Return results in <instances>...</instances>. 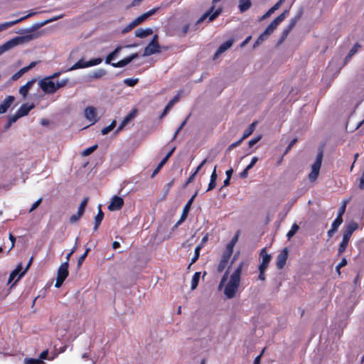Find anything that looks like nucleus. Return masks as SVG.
<instances>
[{"mask_svg":"<svg viewBox=\"0 0 364 364\" xmlns=\"http://www.w3.org/2000/svg\"><path fill=\"white\" fill-rule=\"evenodd\" d=\"M18 21L17 20L0 23V32L4 31L6 30L7 28H9L16 24H18Z\"/></svg>","mask_w":364,"mask_h":364,"instance_id":"obj_35","label":"nucleus"},{"mask_svg":"<svg viewBox=\"0 0 364 364\" xmlns=\"http://www.w3.org/2000/svg\"><path fill=\"white\" fill-rule=\"evenodd\" d=\"M296 141H297V139H296V138L293 139L290 141V143L289 144V145L287 146V149H286V150H285V151H284V154H287V153L290 151V149H291V147H292V146H293L296 143Z\"/></svg>","mask_w":364,"mask_h":364,"instance_id":"obj_59","label":"nucleus"},{"mask_svg":"<svg viewBox=\"0 0 364 364\" xmlns=\"http://www.w3.org/2000/svg\"><path fill=\"white\" fill-rule=\"evenodd\" d=\"M233 43L234 41L232 39H230L223 43V44H221L220 47L218 48L217 51L215 52L213 59H216L220 55H221L228 49H229L232 46Z\"/></svg>","mask_w":364,"mask_h":364,"instance_id":"obj_14","label":"nucleus"},{"mask_svg":"<svg viewBox=\"0 0 364 364\" xmlns=\"http://www.w3.org/2000/svg\"><path fill=\"white\" fill-rule=\"evenodd\" d=\"M232 254V252L228 251L226 250V251L223 254V256H222V258H221V260L224 261L225 262H228L231 255Z\"/></svg>","mask_w":364,"mask_h":364,"instance_id":"obj_55","label":"nucleus"},{"mask_svg":"<svg viewBox=\"0 0 364 364\" xmlns=\"http://www.w3.org/2000/svg\"><path fill=\"white\" fill-rule=\"evenodd\" d=\"M90 251V247L86 248L85 253L79 257L78 261H77V265L78 269L80 268V267L82 266L84 260L85 259V258L87 256V254L89 253Z\"/></svg>","mask_w":364,"mask_h":364,"instance_id":"obj_43","label":"nucleus"},{"mask_svg":"<svg viewBox=\"0 0 364 364\" xmlns=\"http://www.w3.org/2000/svg\"><path fill=\"white\" fill-rule=\"evenodd\" d=\"M104 218V213L102 210L101 205L98 206V213L97 215L95 217V223L93 230L97 231Z\"/></svg>","mask_w":364,"mask_h":364,"instance_id":"obj_24","label":"nucleus"},{"mask_svg":"<svg viewBox=\"0 0 364 364\" xmlns=\"http://www.w3.org/2000/svg\"><path fill=\"white\" fill-rule=\"evenodd\" d=\"M36 82V79H32L27 82L24 85L21 86L19 89V93L23 96V98H26L29 90L33 85Z\"/></svg>","mask_w":364,"mask_h":364,"instance_id":"obj_23","label":"nucleus"},{"mask_svg":"<svg viewBox=\"0 0 364 364\" xmlns=\"http://www.w3.org/2000/svg\"><path fill=\"white\" fill-rule=\"evenodd\" d=\"M238 237H239V232H237L236 235L231 240V241L228 244L227 249H226L227 250H228L231 252H233V248H234L236 242L238 240Z\"/></svg>","mask_w":364,"mask_h":364,"instance_id":"obj_37","label":"nucleus"},{"mask_svg":"<svg viewBox=\"0 0 364 364\" xmlns=\"http://www.w3.org/2000/svg\"><path fill=\"white\" fill-rule=\"evenodd\" d=\"M61 17H62V16H55L54 18H52L41 21V22H38V23H33L31 27H29L28 28H20L16 33L18 34L22 35L20 37L32 36L31 39L26 41V43H28L31 41L38 38L41 36L42 32L37 31L38 29H39L42 26L50 23V22L58 20Z\"/></svg>","mask_w":364,"mask_h":364,"instance_id":"obj_1","label":"nucleus"},{"mask_svg":"<svg viewBox=\"0 0 364 364\" xmlns=\"http://www.w3.org/2000/svg\"><path fill=\"white\" fill-rule=\"evenodd\" d=\"M43 199L41 198L38 200H36L31 206V208L29 210V213L33 212L35 209H36L40 204L42 203Z\"/></svg>","mask_w":364,"mask_h":364,"instance_id":"obj_57","label":"nucleus"},{"mask_svg":"<svg viewBox=\"0 0 364 364\" xmlns=\"http://www.w3.org/2000/svg\"><path fill=\"white\" fill-rule=\"evenodd\" d=\"M38 85L46 94H53L56 92L55 83L50 80V77H44L39 81Z\"/></svg>","mask_w":364,"mask_h":364,"instance_id":"obj_7","label":"nucleus"},{"mask_svg":"<svg viewBox=\"0 0 364 364\" xmlns=\"http://www.w3.org/2000/svg\"><path fill=\"white\" fill-rule=\"evenodd\" d=\"M68 81H69V80L68 78H65V79H63L60 81H58L57 83H55L56 91L58 89L65 87L67 85V83L68 82Z\"/></svg>","mask_w":364,"mask_h":364,"instance_id":"obj_50","label":"nucleus"},{"mask_svg":"<svg viewBox=\"0 0 364 364\" xmlns=\"http://www.w3.org/2000/svg\"><path fill=\"white\" fill-rule=\"evenodd\" d=\"M19 118L21 117H18V114H17V112H16L14 115L9 116V121L10 122V123L13 124L16 122Z\"/></svg>","mask_w":364,"mask_h":364,"instance_id":"obj_62","label":"nucleus"},{"mask_svg":"<svg viewBox=\"0 0 364 364\" xmlns=\"http://www.w3.org/2000/svg\"><path fill=\"white\" fill-rule=\"evenodd\" d=\"M299 227L297 224L294 223L291 228V229L289 230V232L287 234V237L288 239H291L299 230Z\"/></svg>","mask_w":364,"mask_h":364,"instance_id":"obj_40","label":"nucleus"},{"mask_svg":"<svg viewBox=\"0 0 364 364\" xmlns=\"http://www.w3.org/2000/svg\"><path fill=\"white\" fill-rule=\"evenodd\" d=\"M36 14H37V12L31 11L29 14H28L27 15H26V16H23V17H21L20 18H18L16 20L18 21V23H19L21 22H22L23 21H24V20H26V19H27V18L34 16Z\"/></svg>","mask_w":364,"mask_h":364,"instance_id":"obj_60","label":"nucleus"},{"mask_svg":"<svg viewBox=\"0 0 364 364\" xmlns=\"http://www.w3.org/2000/svg\"><path fill=\"white\" fill-rule=\"evenodd\" d=\"M122 49V46L117 47L112 53H110L106 57L105 63L111 65V63H112V61L114 60L117 57V55H119V53H120Z\"/></svg>","mask_w":364,"mask_h":364,"instance_id":"obj_26","label":"nucleus"},{"mask_svg":"<svg viewBox=\"0 0 364 364\" xmlns=\"http://www.w3.org/2000/svg\"><path fill=\"white\" fill-rule=\"evenodd\" d=\"M300 18V14L296 16L294 18H293L288 26L282 32V39H281V41H284L287 37V36L289 35V32L291 31V29L295 26L297 21Z\"/></svg>","mask_w":364,"mask_h":364,"instance_id":"obj_16","label":"nucleus"},{"mask_svg":"<svg viewBox=\"0 0 364 364\" xmlns=\"http://www.w3.org/2000/svg\"><path fill=\"white\" fill-rule=\"evenodd\" d=\"M82 216V215H79V213L77 212L76 214L75 215H73L70 218V223H75L76 222H77L80 218Z\"/></svg>","mask_w":364,"mask_h":364,"instance_id":"obj_53","label":"nucleus"},{"mask_svg":"<svg viewBox=\"0 0 364 364\" xmlns=\"http://www.w3.org/2000/svg\"><path fill=\"white\" fill-rule=\"evenodd\" d=\"M197 195H198V192H196L195 194L188 200V202L183 207V210H184L187 213H189V211L191 210V207Z\"/></svg>","mask_w":364,"mask_h":364,"instance_id":"obj_39","label":"nucleus"},{"mask_svg":"<svg viewBox=\"0 0 364 364\" xmlns=\"http://www.w3.org/2000/svg\"><path fill=\"white\" fill-rule=\"evenodd\" d=\"M261 139V136L259 135L257 136H255L252 138L251 140L249 141L248 145L250 148H252L255 144H256L259 140Z\"/></svg>","mask_w":364,"mask_h":364,"instance_id":"obj_54","label":"nucleus"},{"mask_svg":"<svg viewBox=\"0 0 364 364\" xmlns=\"http://www.w3.org/2000/svg\"><path fill=\"white\" fill-rule=\"evenodd\" d=\"M84 115L85 119L91 122V124H94L98 121L96 109L92 106L87 107L85 109Z\"/></svg>","mask_w":364,"mask_h":364,"instance_id":"obj_9","label":"nucleus"},{"mask_svg":"<svg viewBox=\"0 0 364 364\" xmlns=\"http://www.w3.org/2000/svg\"><path fill=\"white\" fill-rule=\"evenodd\" d=\"M88 200H89V198L88 197H85L83 198V200H82V202L80 203V205L78 207V210H77V212L79 213V215H83L84 214V212H85V208L87 206Z\"/></svg>","mask_w":364,"mask_h":364,"instance_id":"obj_38","label":"nucleus"},{"mask_svg":"<svg viewBox=\"0 0 364 364\" xmlns=\"http://www.w3.org/2000/svg\"><path fill=\"white\" fill-rule=\"evenodd\" d=\"M157 10H158V8H154V9H152L150 11L141 14V16H138L137 18H136L134 19L135 22L136 23L137 25H139L142 22L146 21L149 16L154 14Z\"/></svg>","mask_w":364,"mask_h":364,"instance_id":"obj_22","label":"nucleus"},{"mask_svg":"<svg viewBox=\"0 0 364 364\" xmlns=\"http://www.w3.org/2000/svg\"><path fill=\"white\" fill-rule=\"evenodd\" d=\"M226 265H227V262H225L224 261L220 260V262L218 266V271L219 272H222L224 270V269L225 268Z\"/></svg>","mask_w":364,"mask_h":364,"instance_id":"obj_64","label":"nucleus"},{"mask_svg":"<svg viewBox=\"0 0 364 364\" xmlns=\"http://www.w3.org/2000/svg\"><path fill=\"white\" fill-rule=\"evenodd\" d=\"M289 13V9H285L279 16L274 18V28L279 24Z\"/></svg>","mask_w":364,"mask_h":364,"instance_id":"obj_33","label":"nucleus"},{"mask_svg":"<svg viewBox=\"0 0 364 364\" xmlns=\"http://www.w3.org/2000/svg\"><path fill=\"white\" fill-rule=\"evenodd\" d=\"M350 240L343 237L342 241L338 247V256H341L346 250Z\"/></svg>","mask_w":364,"mask_h":364,"instance_id":"obj_31","label":"nucleus"},{"mask_svg":"<svg viewBox=\"0 0 364 364\" xmlns=\"http://www.w3.org/2000/svg\"><path fill=\"white\" fill-rule=\"evenodd\" d=\"M136 26H138V25L135 22V21L133 20L129 24H128L125 28H123L122 32L123 33H127V32L130 31L131 30H132Z\"/></svg>","mask_w":364,"mask_h":364,"instance_id":"obj_47","label":"nucleus"},{"mask_svg":"<svg viewBox=\"0 0 364 364\" xmlns=\"http://www.w3.org/2000/svg\"><path fill=\"white\" fill-rule=\"evenodd\" d=\"M243 141V139L241 138L240 139H239L238 141L231 144L228 148V151H230L235 148H236L237 146H238L241 143L242 141Z\"/></svg>","mask_w":364,"mask_h":364,"instance_id":"obj_58","label":"nucleus"},{"mask_svg":"<svg viewBox=\"0 0 364 364\" xmlns=\"http://www.w3.org/2000/svg\"><path fill=\"white\" fill-rule=\"evenodd\" d=\"M257 122H253L244 132L242 139L244 140L250 136L255 129Z\"/></svg>","mask_w":364,"mask_h":364,"instance_id":"obj_27","label":"nucleus"},{"mask_svg":"<svg viewBox=\"0 0 364 364\" xmlns=\"http://www.w3.org/2000/svg\"><path fill=\"white\" fill-rule=\"evenodd\" d=\"M32 262H33V257H31L30 259V260L28 261V264L26 265L25 269L21 272V274H19V276L18 277L17 279L16 280L15 283L18 281L25 274L26 272H27V270L29 269L30 266L32 264Z\"/></svg>","mask_w":364,"mask_h":364,"instance_id":"obj_51","label":"nucleus"},{"mask_svg":"<svg viewBox=\"0 0 364 364\" xmlns=\"http://www.w3.org/2000/svg\"><path fill=\"white\" fill-rule=\"evenodd\" d=\"M24 363L25 364H43V361L38 358H26Z\"/></svg>","mask_w":364,"mask_h":364,"instance_id":"obj_45","label":"nucleus"},{"mask_svg":"<svg viewBox=\"0 0 364 364\" xmlns=\"http://www.w3.org/2000/svg\"><path fill=\"white\" fill-rule=\"evenodd\" d=\"M360 47H361V46H360V45L359 43H356L353 46V48L350 49V50L349 51V53H348V55H347V57H346V58H351L353 55H355V54L357 53L358 50Z\"/></svg>","mask_w":364,"mask_h":364,"instance_id":"obj_44","label":"nucleus"},{"mask_svg":"<svg viewBox=\"0 0 364 364\" xmlns=\"http://www.w3.org/2000/svg\"><path fill=\"white\" fill-rule=\"evenodd\" d=\"M243 262H241L230 276L231 278L240 281V275L242 270Z\"/></svg>","mask_w":364,"mask_h":364,"instance_id":"obj_32","label":"nucleus"},{"mask_svg":"<svg viewBox=\"0 0 364 364\" xmlns=\"http://www.w3.org/2000/svg\"><path fill=\"white\" fill-rule=\"evenodd\" d=\"M288 257L287 248H284L283 250L277 257V266L279 269H282L286 264Z\"/></svg>","mask_w":364,"mask_h":364,"instance_id":"obj_13","label":"nucleus"},{"mask_svg":"<svg viewBox=\"0 0 364 364\" xmlns=\"http://www.w3.org/2000/svg\"><path fill=\"white\" fill-rule=\"evenodd\" d=\"M138 82L137 78H126L124 80V83L129 87L134 86Z\"/></svg>","mask_w":364,"mask_h":364,"instance_id":"obj_46","label":"nucleus"},{"mask_svg":"<svg viewBox=\"0 0 364 364\" xmlns=\"http://www.w3.org/2000/svg\"><path fill=\"white\" fill-rule=\"evenodd\" d=\"M200 277V272H197L193 274L192 280H191V289L192 290L195 289L197 287L198 282H199Z\"/></svg>","mask_w":364,"mask_h":364,"instance_id":"obj_36","label":"nucleus"},{"mask_svg":"<svg viewBox=\"0 0 364 364\" xmlns=\"http://www.w3.org/2000/svg\"><path fill=\"white\" fill-rule=\"evenodd\" d=\"M107 72L105 70L100 68L95 71H94L91 75H89V78L90 80L92 79H100L102 77H103L105 75H106Z\"/></svg>","mask_w":364,"mask_h":364,"instance_id":"obj_29","label":"nucleus"},{"mask_svg":"<svg viewBox=\"0 0 364 364\" xmlns=\"http://www.w3.org/2000/svg\"><path fill=\"white\" fill-rule=\"evenodd\" d=\"M124 205V200L121 197L114 196L108 205V209L110 211L119 210Z\"/></svg>","mask_w":364,"mask_h":364,"instance_id":"obj_11","label":"nucleus"},{"mask_svg":"<svg viewBox=\"0 0 364 364\" xmlns=\"http://www.w3.org/2000/svg\"><path fill=\"white\" fill-rule=\"evenodd\" d=\"M240 282L237 279L230 278L229 282L225 287L224 294L228 299H232L235 297L236 292L239 288Z\"/></svg>","mask_w":364,"mask_h":364,"instance_id":"obj_5","label":"nucleus"},{"mask_svg":"<svg viewBox=\"0 0 364 364\" xmlns=\"http://www.w3.org/2000/svg\"><path fill=\"white\" fill-rule=\"evenodd\" d=\"M187 120H188V118H187V119H185V120L181 123V124L180 125V127H179L177 129V130L176 131V132H175V134H174V135H173V137L172 140H174V139L176 138V136H177L178 134L179 133V132H180V131L183 129V127L186 125V122H187Z\"/></svg>","mask_w":364,"mask_h":364,"instance_id":"obj_56","label":"nucleus"},{"mask_svg":"<svg viewBox=\"0 0 364 364\" xmlns=\"http://www.w3.org/2000/svg\"><path fill=\"white\" fill-rule=\"evenodd\" d=\"M251 5L252 4L250 0H240L238 7L240 12L242 13L247 11L250 8Z\"/></svg>","mask_w":364,"mask_h":364,"instance_id":"obj_28","label":"nucleus"},{"mask_svg":"<svg viewBox=\"0 0 364 364\" xmlns=\"http://www.w3.org/2000/svg\"><path fill=\"white\" fill-rule=\"evenodd\" d=\"M102 61V59L100 58H97L92 59L89 61H85L84 59H80L76 63H75L72 67L67 69L66 71H72L77 69L85 68L91 66H95L100 64Z\"/></svg>","mask_w":364,"mask_h":364,"instance_id":"obj_4","label":"nucleus"},{"mask_svg":"<svg viewBox=\"0 0 364 364\" xmlns=\"http://www.w3.org/2000/svg\"><path fill=\"white\" fill-rule=\"evenodd\" d=\"M15 100V97L12 95H9L3 101L0 105V114L6 113L8 109L11 107Z\"/></svg>","mask_w":364,"mask_h":364,"instance_id":"obj_17","label":"nucleus"},{"mask_svg":"<svg viewBox=\"0 0 364 364\" xmlns=\"http://www.w3.org/2000/svg\"><path fill=\"white\" fill-rule=\"evenodd\" d=\"M358 228L357 223L351 222L348 224L344 229L343 237L350 240L352 234L355 230H356Z\"/></svg>","mask_w":364,"mask_h":364,"instance_id":"obj_12","label":"nucleus"},{"mask_svg":"<svg viewBox=\"0 0 364 364\" xmlns=\"http://www.w3.org/2000/svg\"><path fill=\"white\" fill-rule=\"evenodd\" d=\"M273 32V21L271 22L265 31L259 35L256 42L254 44V47L258 46L266 41L270 34Z\"/></svg>","mask_w":364,"mask_h":364,"instance_id":"obj_10","label":"nucleus"},{"mask_svg":"<svg viewBox=\"0 0 364 364\" xmlns=\"http://www.w3.org/2000/svg\"><path fill=\"white\" fill-rule=\"evenodd\" d=\"M215 6H211L205 14H203L199 19L197 21L196 24L202 23L203 21H205L207 18H208L209 21H213L214 19H215L222 12L221 9H218L217 10L214 11Z\"/></svg>","mask_w":364,"mask_h":364,"instance_id":"obj_8","label":"nucleus"},{"mask_svg":"<svg viewBox=\"0 0 364 364\" xmlns=\"http://www.w3.org/2000/svg\"><path fill=\"white\" fill-rule=\"evenodd\" d=\"M34 108L33 105H28V103H25L22 105L20 108L17 110V114L18 117H22L26 116L29 112Z\"/></svg>","mask_w":364,"mask_h":364,"instance_id":"obj_21","label":"nucleus"},{"mask_svg":"<svg viewBox=\"0 0 364 364\" xmlns=\"http://www.w3.org/2000/svg\"><path fill=\"white\" fill-rule=\"evenodd\" d=\"M200 250V247H196L195 248L194 256L191 259V262L188 266V268L198 259Z\"/></svg>","mask_w":364,"mask_h":364,"instance_id":"obj_42","label":"nucleus"},{"mask_svg":"<svg viewBox=\"0 0 364 364\" xmlns=\"http://www.w3.org/2000/svg\"><path fill=\"white\" fill-rule=\"evenodd\" d=\"M260 258L262 262L259 266V268L266 269L271 260V255H267L265 252V250H262L260 253Z\"/></svg>","mask_w":364,"mask_h":364,"instance_id":"obj_19","label":"nucleus"},{"mask_svg":"<svg viewBox=\"0 0 364 364\" xmlns=\"http://www.w3.org/2000/svg\"><path fill=\"white\" fill-rule=\"evenodd\" d=\"M188 213L183 210L182 214L179 220L178 221V224H181L183 221H185L188 217Z\"/></svg>","mask_w":364,"mask_h":364,"instance_id":"obj_63","label":"nucleus"},{"mask_svg":"<svg viewBox=\"0 0 364 364\" xmlns=\"http://www.w3.org/2000/svg\"><path fill=\"white\" fill-rule=\"evenodd\" d=\"M22 269H23L22 264H18L17 265L16 268L14 271H12L11 273L10 274L8 283H11L16 278V277L17 275L19 276V274L21 272Z\"/></svg>","mask_w":364,"mask_h":364,"instance_id":"obj_30","label":"nucleus"},{"mask_svg":"<svg viewBox=\"0 0 364 364\" xmlns=\"http://www.w3.org/2000/svg\"><path fill=\"white\" fill-rule=\"evenodd\" d=\"M160 52L158 36L154 35L151 42L145 47L143 56H149Z\"/></svg>","mask_w":364,"mask_h":364,"instance_id":"obj_6","label":"nucleus"},{"mask_svg":"<svg viewBox=\"0 0 364 364\" xmlns=\"http://www.w3.org/2000/svg\"><path fill=\"white\" fill-rule=\"evenodd\" d=\"M31 38H32V36L15 37L11 40L8 41L3 45L0 46V55H2L6 51L11 49L12 48H14L18 45L26 43V41H27Z\"/></svg>","mask_w":364,"mask_h":364,"instance_id":"obj_3","label":"nucleus"},{"mask_svg":"<svg viewBox=\"0 0 364 364\" xmlns=\"http://www.w3.org/2000/svg\"><path fill=\"white\" fill-rule=\"evenodd\" d=\"M69 263L65 262L60 264L58 269L57 278L65 280L68 276Z\"/></svg>","mask_w":364,"mask_h":364,"instance_id":"obj_15","label":"nucleus"},{"mask_svg":"<svg viewBox=\"0 0 364 364\" xmlns=\"http://www.w3.org/2000/svg\"><path fill=\"white\" fill-rule=\"evenodd\" d=\"M136 115V110L134 109L131 111L122 120L120 125L117 129L116 132H118L123 129V127L127 125L131 120H132Z\"/></svg>","mask_w":364,"mask_h":364,"instance_id":"obj_18","label":"nucleus"},{"mask_svg":"<svg viewBox=\"0 0 364 364\" xmlns=\"http://www.w3.org/2000/svg\"><path fill=\"white\" fill-rule=\"evenodd\" d=\"M25 70L23 68H21V70H19L17 73H16L15 74H14L11 77V80L12 81H16L17 80L18 78H20L24 73H25Z\"/></svg>","mask_w":364,"mask_h":364,"instance_id":"obj_49","label":"nucleus"},{"mask_svg":"<svg viewBox=\"0 0 364 364\" xmlns=\"http://www.w3.org/2000/svg\"><path fill=\"white\" fill-rule=\"evenodd\" d=\"M358 188L360 190H364V168L362 172L360 177L358 179Z\"/></svg>","mask_w":364,"mask_h":364,"instance_id":"obj_52","label":"nucleus"},{"mask_svg":"<svg viewBox=\"0 0 364 364\" xmlns=\"http://www.w3.org/2000/svg\"><path fill=\"white\" fill-rule=\"evenodd\" d=\"M129 63H130V61H129V58L127 56V57L124 58V59L119 60L117 63H111V65L112 67H114V68H122V67L126 66Z\"/></svg>","mask_w":364,"mask_h":364,"instance_id":"obj_34","label":"nucleus"},{"mask_svg":"<svg viewBox=\"0 0 364 364\" xmlns=\"http://www.w3.org/2000/svg\"><path fill=\"white\" fill-rule=\"evenodd\" d=\"M323 161V150H320L316 156L314 163L311 166V171L309 173L308 178L311 182H314L318 177L321 164Z\"/></svg>","mask_w":364,"mask_h":364,"instance_id":"obj_2","label":"nucleus"},{"mask_svg":"<svg viewBox=\"0 0 364 364\" xmlns=\"http://www.w3.org/2000/svg\"><path fill=\"white\" fill-rule=\"evenodd\" d=\"M273 14V6H272L267 12L259 18V21H262L269 17Z\"/></svg>","mask_w":364,"mask_h":364,"instance_id":"obj_61","label":"nucleus"},{"mask_svg":"<svg viewBox=\"0 0 364 364\" xmlns=\"http://www.w3.org/2000/svg\"><path fill=\"white\" fill-rule=\"evenodd\" d=\"M97 148V144L93 145V146L85 149L82 151V155L85 156H88V155L91 154L94 151H95Z\"/></svg>","mask_w":364,"mask_h":364,"instance_id":"obj_48","label":"nucleus"},{"mask_svg":"<svg viewBox=\"0 0 364 364\" xmlns=\"http://www.w3.org/2000/svg\"><path fill=\"white\" fill-rule=\"evenodd\" d=\"M153 33V30L151 28H139L134 31V35L136 37L144 38H146L150 35H151Z\"/></svg>","mask_w":364,"mask_h":364,"instance_id":"obj_20","label":"nucleus"},{"mask_svg":"<svg viewBox=\"0 0 364 364\" xmlns=\"http://www.w3.org/2000/svg\"><path fill=\"white\" fill-rule=\"evenodd\" d=\"M343 223V218L340 217V215H337L336 218L333 221L331 224V228L338 230L339 226Z\"/></svg>","mask_w":364,"mask_h":364,"instance_id":"obj_41","label":"nucleus"},{"mask_svg":"<svg viewBox=\"0 0 364 364\" xmlns=\"http://www.w3.org/2000/svg\"><path fill=\"white\" fill-rule=\"evenodd\" d=\"M180 97H181V92H179L178 95H176L171 100H170L168 102V103L165 107L164 112H162V114L161 115V118L164 117L168 113V112L172 108L173 105L179 100Z\"/></svg>","mask_w":364,"mask_h":364,"instance_id":"obj_25","label":"nucleus"}]
</instances>
